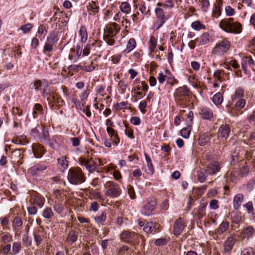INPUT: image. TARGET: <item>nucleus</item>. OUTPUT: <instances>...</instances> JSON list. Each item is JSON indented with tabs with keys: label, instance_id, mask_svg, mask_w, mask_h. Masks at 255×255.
<instances>
[{
	"label": "nucleus",
	"instance_id": "nucleus-11",
	"mask_svg": "<svg viewBox=\"0 0 255 255\" xmlns=\"http://www.w3.org/2000/svg\"><path fill=\"white\" fill-rule=\"evenodd\" d=\"M220 170V166L219 163L214 161L208 165L205 171L206 173L210 175H213L218 172Z\"/></svg>",
	"mask_w": 255,
	"mask_h": 255
},
{
	"label": "nucleus",
	"instance_id": "nucleus-49",
	"mask_svg": "<svg viewBox=\"0 0 255 255\" xmlns=\"http://www.w3.org/2000/svg\"><path fill=\"white\" fill-rule=\"evenodd\" d=\"M0 224L3 227V230L9 229V227L8 226V225L9 224V220L7 217H4L0 218Z\"/></svg>",
	"mask_w": 255,
	"mask_h": 255
},
{
	"label": "nucleus",
	"instance_id": "nucleus-21",
	"mask_svg": "<svg viewBox=\"0 0 255 255\" xmlns=\"http://www.w3.org/2000/svg\"><path fill=\"white\" fill-rule=\"evenodd\" d=\"M255 233V229L253 227L250 226L244 228L242 231L243 238L250 239Z\"/></svg>",
	"mask_w": 255,
	"mask_h": 255
},
{
	"label": "nucleus",
	"instance_id": "nucleus-24",
	"mask_svg": "<svg viewBox=\"0 0 255 255\" xmlns=\"http://www.w3.org/2000/svg\"><path fill=\"white\" fill-rule=\"evenodd\" d=\"M79 34L80 36V41L82 44L85 43L87 40L88 33L86 27L83 25L80 27L79 31Z\"/></svg>",
	"mask_w": 255,
	"mask_h": 255
},
{
	"label": "nucleus",
	"instance_id": "nucleus-28",
	"mask_svg": "<svg viewBox=\"0 0 255 255\" xmlns=\"http://www.w3.org/2000/svg\"><path fill=\"white\" fill-rule=\"evenodd\" d=\"M229 226V224L228 222H223L220 224L219 227L215 230V233L221 235L228 229Z\"/></svg>",
	"mask_w": 255,
	"mask_h": 255
},
{
	"label": "nucleus",
	"instance_id": "nucleus-56",
	"mask_svg": "<svg viewBox=\"0 0 255 255\" xmlns=\"http://www.w3.org/2000/svg\"><path fill=\"white\" fill-rule=\"evenodd\" d=\"M244 91L242 89H237L233 97V100H236L238 99H240L241 97L243 96Z\"/></svg>",
	"mask_w": 255,
	"mask_h": 255
},
{
	"label": "nucleus",
	"instance_id": "nucleus-18",
	"mask_svg": "<svg viewBox=\"0 0 255 255\" xmlns=\"http://www.w3.org/2000/svg\"><path fill=\"white\" fill-rule=\"evenodd\" d=\"M244 200V195L242 193L237 194L234 198L233 207L235 210H238Z\"/></svg>",
	"mask_w": 255,
	"mask_h": 255
},
{
	"label": "nucleus",
	"instance_id": "nucleus-6",
	"mask_svg": "<svg viewBox=\"0 0 255 255\" xmlns=\"http://www.w3.org/2000/svg\"><path fill=\"white\" fill-rule=\"evenodd\" d=\"M80 164L85 166L89 172H93L96 170L97 165L92 158L88 159L84 157H80L78 159Z\"/></svg>",
	"mask_w": 255,
	"mask_h": 255
},
{
	"label": "nucleus",
	"instance_id": "nucleus-43",
	"mask_svg": "<svg viewBox=\"0 0 255 255\" xmlns=\"http://www.w3.org/2000/svg\"><path fill=\"white\" fill-rule=\"evenodd\" d=\"M53 215V213L50 208H46L44 210L42 213V216L47 219L51 218Z\"/></svg>",
	"mask_w": 255,
	"mask_h": 255
},
{
	"label": "nucleus",
	"instance_id": "nucleus-17",
	"mask_svg": "<svg viewBox=\"0 0 255 255\" xmlns=\"http://www.w3.org/2000/svg\"><path fill=\"white\" fill-rule=\"evenodd\" d=\"M47 168V166L44 164L39 163L31 167L30 172L32 175L39 174Z\"/></svg>",
	"mask_w": 255,
	"mask_h": 255
},
{
	"label": "nucleus",
	"instance_id": "nucleus-52",
	"mask_svg": "<svg viewBox=\"0 0 255 255\" xmlns=\"http://www.w3.org/2000/svg\"><path fill=\"white\" fill-rule=\"evenodd\" d=\"M1 253L2 255H10L11 253V245L10 244H6L5 245L2 249L1 251Z\"/></svg>",
	"mask_w": 255,
	"mask_h": 255
},
{
	"label": "nucleus",
	"instance_id": "nucleus-63",
	"mask_svg": "<svg viewBox=\"0 0 255 255\" xmlns=\"http://www.w3.org/2000/svg\"><path fill=\"white\" fill-rule=\"evenodd\" d=\"M167 244V240L165 238H159L156 239L154 244L157 246H164Z\"/></svg>",
	"mask_w": 255,
	"mask_h": 255
},
{
	"label": "nucleus",
	"instance_id": "nucleus-19",
	"mask_svg": "<svg viewBox=\"0 0 255 255\" xmlns=\"http://www.w3.org/2000/svg\"><path fill=\"white\" fill-rule=\"evenodd\" d=\"M155 227L156 225L153 222H147L145 224V226L143 228V230L147 234L152 233H156L158 232V231H156V229L155 228Z\"/></svg>",
	"mask_w": 255,
	"mask_h": 255
},
{
	"label": "nucleus",
	"instance_id": "nucleus-57",
	"mask_svg": "<svg viewBox=\"0 0 255 255\" xmlns=\"http://www.w3.org/2000/svg\"><path fill=\"white\" fill-rule=\"evenodd\" d=\"M79 65H69L68 68H67V69L68 70V74L69 75H73V73H71V71H78V70H79Z\"/></svg>",
	"mask_w": 255,
	"mask_h": 255
},
{
	"label": "nucleus",
	"instance_id": "nucleus-7",
	"mask_svg": "<svg viewBox=\"0 0 255 255\" xmlns=\"http://www.w3.org/2000/svg\"><path fill=\"white\" fill-rule=\"evenodd\" d=\"M230 47V42L224 39L219 42L213 50L214 53L220 55L226 52Z\"/></svg>",
	"mask_w": 255,
	"mask_h": 255
},
{
	"label": "nucleus",
	"instance_id": "nucleus-29",
	"mask_svg": "<svg viewBox=\"0 0 255 255\" xmlns=\"http://www.w3.org/2000/svg\"><path fill=\"white\" fill-rule=\"evenodd\" d=\"M43 114V108L42 106L39 104H36L34 105L33 110V117L34 118H36L39 115Z\"/></svg>",
	"mask_w": 255,
	"mask_h": 255
},
{
	"label": "nucleus",
	"instance_id": "nucleus-30",
	"mask_svg": "<svg viewBox=\"0 0 255 255\" xmlns=\"http://www.w3.org/2000/svg\"><path fill=\"white\" fill-rule=\"evenodd\" d=\"M21 249V243L18 242H14L12 244V251L10 255H16L19 253Z\"/></svg>",
	"mask_w": 255,
	"mask_h": 255
},
{
	"label": "nucleus",
	"instance_id": "nucleus-45",
	"mask_svg": "<svg viewBox=\"0 0 255 255\" xmlns=\"http://www.w3.org/2000/svg\"><path fill=\"white\" fill-rule=\"evenodd\" d=\"M205 173V171H199L197 172V176L198 179L201 183L205 182L206 179L207 175Z\"/></svg>",
	"mask_w": 255,
	"mask_h": 255
},
{
	"label": "nucleus",
	"instance_id": "nucleus-54",
	"mask_svg": "<svg viewBox=\"0 0 255 255\" xmlns=\"http://www.w3.org/2000/svg\"><path fill=\"white\" fill-rule=\"evenodd\" d=\"M79 68L86 72H90L95 69V66L93 65H79Z\"/></svg>",
	"mask_w": 255,
	"mask_h": 255
},
{
	"label": "nucleus",
	"instance_id": "nucleus-23",
	"mask_svg": "<svg viewBox=\"0 0 255 255\" xmlns=\"http://www.w3.org/2000/svg\"><path fill=\"white\" fill-rule=\"evenodd\" d=\"M33 196L34 199L32 204L41 208L44 205V199L42 198L37 192H35Z\"/></svg>",
	"mask_w": 255,
	"mask_h": 255
},
{
	"label": "nucleus",
	"instance_id": "nucleus-64",
	"mask_svg": "<svg viewBox=\"0 0 255 255\" xmlns=\"http://www.w3.org/2000/svg\"><path fill=\"white\" fill-rule=\"evenodd\" d=\"M53 45H54L53 44H52V43L47 42L44 46L43 52L44 53L51 52L53 49Z\"/></svg>",
	"mask_w": 255,
	"mask_h": 255
},
{
	"label": "nucleus",
	"instance_id": "nucleus-8",
	"mask_svg": "<svg viewBox=\"0 0 255 255\" xmlns=\"http://www.w3.org/2000/svg\"><path fill=\"white\" fill-rule=\"evenodd\" d=\"M137 238V235L134 232L124 231L121 235V239L126 243H132Z\"/></svg>",
	"mask_w": 255,
	"mask_h": 255
},
{
	"label": "nucleus",
	"instance_id": "nucleus-59",
	"mask_svg": "<svg viewBox=\"0 0 255 255\" xmlns=\"http://www.w3.org/2000/svg\"><path fill=\"white\" fill-rule=\"evenodd\" d=\"M12 240V235H11L9 233H6L1 237V241L4 243L10 242Z\"/></svg>",
	"mask_w": 255,
	"mask_h": 255
},
{
	"label": "nucleus",
	"instance_id": "nucleus-41",
	"mask_svg": "<svg viewBox=\"0 0 255 255\" xmlns=\"http://www.w3.org/2000/svg\"><path fill=\"white\" fill-rule=\"evenodd\" d=\"M106 214L103 212L99 216L95 217L94 220L95 222L98 224H103V223L106 221Z\"/></svg>",
	"mask_w": 255,
	"mask_h": 255
},
{
	"label": "nucleus",
	"instance_id": "nucleus-22",
	"mask_svg": "<svg viewBox=\"0 0 255 255\" xmlns=\"http://www.w3.org/2000/svg\"><path fill=\"white\" fill-rule=\"evenodd\" d=\"M212 37L208 32L203 33L197 41H199V45H205L211 41Z\"/></svg>",
	"mask_w": 255,
	"mask_h": 255
},
{
	"label": "nucleus",
	"instance_id": "nucleus-14",
	"mask_svg": "<svg viewBox=\"0 0 255 255\" xmlns=\"http://www.w3.org/2000/svg\"><path fill=\"white\" fill-rule=\"evenodd\" d=\"M200 115L204 120H211L213 118V113L212 111L207 107H203L201 109Z\"/></svg>",
	"mask_w": 255,
	"mask_h": 255
},
{
	"label": "nucleus",
	"instance_id": "nucleus-47",
	"mask_svg": "<svg viewBox=\"0 0 255 255\" xmlns=\"http://www.w3.org/2000/svg\"><path fill=\"white\" fill-rule=\"evenodd\" d=\"M149 46L151 51H154L156 46V39L153 36H151L149 42Z\"/></svg>",
	"mask_w": 255,
	"mask_h": 255
},
{
	"label": "nucleus",
	"instance_id": "nucleus-13",
	"mask_svg": "<svg viewBox=\"0 0 255 255\" xmlns=\"http://www.w3.org/2000/svg\"><path fill=\"white\" fill-rule=\"evenodd\" d=\"M184 228L183 221L181 218L177 219L174 225L173 232L176 236L179 235Z\"/></svg>",
	"mask_w": 255,
	"mask_h": 255
},
{
	"label": "nucleus",
	"instance_id": "nucleus-35",
	"mask_svg": "<svg viewBox=\"0 0 255 255\" xmlns=\"http://www.w3.org/2000/svg\"><path fill=\"white\" fill-rule=\"evenodd\" d=\"M212 101L216 105H220L223 101V98L222 94L220 92L216 93L213 96Z\"/></svg>",
	"mask_w": 255,
	"mask_h": 255
},
{
	"label": "nucleus",
	"instance_id": "nucleus-9",
	"mask_svg": "<svg viewBox=\"0 0 255 255\" xmlns=\"http://www.w3.org/2000/svg\"><path fill=\"white\" fill-rule=\"evenodd\" d=\"M156 203L154 199L150 198L147 200L143 209L142 213L145 216H149L155 209Z\"/></svg>",
	"mask_w": 255,
	"mask_h": 255
},
{
	"label": "nucleus",
	"instance_id": "nucleus-5",
	"mask_svg": "<svg viewBox=\"0 0 255 255\" xmlns=\"http://www.w3.org/2000/svg\"><path fill=\"white\" fill-rule=\"evenodd\" d=\"M105 188L106 189V195L111 198L117 197L121 194V190L119 185L114 181H107L105 184Z\"/></svg>",
	"mask_w": 255,
	"mask_h": 255
},
{
	"label": "nucleus",
	"instance_id": "nucleus-27",
	"mask_svg": "<svg viewBox=\"0 0 255 255\" xmlns=\"http://www.w3.org/2000/svg\"><path fill=\"white\" fill-rule=\"evenodd\" d=\"M189 92V91L187 86H184L177 89L176 94L177 96L184 97L188 96Z\"/></svg>",
	"mask_w": 255,
	"mask_h": 255
},
{
	"label": "nucleus",
	"instance_id": "nucleus-38",
	"mask_svg": "<svg viewBox=\"0 0 255 255\" xmlns=\"http://www.w3.org/2000/svg\"><path fill=\"white\" fill-rule=\"evenodd\" d=\"M155 14L157 18L163 20H166L168 18L165 15L163 10L159 7H157L155 10Z\"/></svg>",
	"mask_w": 255,
	"mask_h": 255
},
{
	"label": "nucleus",
	"instance_id": "nucleus-36",
	"mask_svg": "<svg viewBox=\"0 0 255 255\" xmlns=\"http://www.w3.org/2000/svg\"><path fill=\"white\" fill-rule=\"evenodd\" d=\"M144 156L145 157V160L147 162V165L148 168V173L149 174H153L154 172V168L153 164L151 162V160L149 156L147 155V153H144Z\"/></svg>",
	"mask_w": 255,
	"mask_h": 255
},
{
	"label": "nucleus",
	"instance_id": "nucleus-26",
	"mask_svg": "<svg viewBox=\"0 0 255 255\" xmlns=\"http://www.w3.org/2000/svg\"><path fill=\"white\" fill-rule=\"evenodd\" d=\"M21 150L16 149L12 152L11 154V158L15 160L14 161H16L19 164H21L22 163L20 160L22 158V157H21Z\"/></svg>",
	"mask_w": 255,
	"mask_h": 255
},
{
	"label": "nucleus",
	"instance_id": "nucleus-12",
	"mask_svg": "<svg viewBox=\"0 0 255 255\" xmlns=\"http://www.w3.org/2000/svg\"><path fill=\"white\" fill-rule=\"evenodd\" d=\"M230 131L231 128L229 125H222L218 130V137L227 138L229 137Z\"/></svg>",
	"mask_w": 255,
	"mask_h": 255
},
{
	"label": "nucleus",
	"instance_id": "nucleus-1",
	"mask_svg": "<svg viewBox=\"0 0 255 255\" xmlns=\"http://www.w3.org/2000/svg\"><path fill=\"white\" fill-rule=\"evenodd\" d=\"M120 29V25L116 22L110 23L106 25L103 38L108 45H113L115 44L114 37L116 36Z\"/></svg>",
	"mask_w": 255,
	"mask_h": 255
},
{
	"label": "nucleus",
	"instance_id": "nucleus-34",
	"mask_svg": "<svg viewBox=\"0 0 255 255\" xmlns=\"http://www.w3.org/2000/svg\"><path fill=\"white\" fill-rule=\"evenodd\" d=\"M198 3L201 5L202 11L206 12L210 6L209 0H198Z\"/></svg>",
	"mask_w": 255,
	"mask_h": 255
},
{
	"label": "nucleus",
	"instance_id": "nucleus-46",
	"mask_svg": "<svg viewBox=\"0 0 255 255\" xmlns=\"http://www.w3.org/2000/svg\"><path fill=\"white\" fill-rule=\"evenodd\" d=\"M240 255H255V252L253 248L249 247L244 249Z\"/></svg>",
	"mask_w": 255,
	"mask_h": 255
},
{
	"label": "nucleus",
	"instance_id": "nucleus-60",
	"mask_svg": "<svg viewBox=\"0 0 255 255\" xmlns=\"http://www.w3.org/2000/svg\"><path fill=\"white\" fill-rule=\"evenodd\" d=\"M139 11L143 14L149 16L150 15V11L149 9L146 8L144 4H141L139 8Z\"/></svg>",
	"mask_w": 255,
	"mask_h": 255
},
{
	"label": "nucleus",
	"instance_id": "nucleus-40",
	"mask_svg": "<svg viewBox=\"0 0 255 255\" xmlns=\"http://www.w3.org/2000/svg\"><path fill=\"white\" fill-rule=\"evenodd\" d=\"M192 128V126L190 125L187 126L185 128H183L181 129L180 133L181 136L185 138H188L189 136L190 132Z\"/></svg>",
	"mask_w": 255,
	"mask_h": 255
},
{
	"label": "nucleus",
	"instance_id": "nucleus-20",
	"mask_svg": "<svg viewBox=\"0 0 255 255\" xmlns=\"http://www.w3.org/2000/svg\"><path fill=\"white\" fill-rule=\"evenodd\" d=\"M223 4L222 0H218L216 1L214 8L213 10V16L218 18L221 14V7Z\"/></svg>",
	"mask_w": 255,
	"mask_h": 255
},
{
	"label": "nucleus",
	"instance_id": "nucleus-32",
	"mask_svg": "<svg viewBox=\"0 0 255 255\" xmlns=\"http://www.w3.org/2000/svg\"><path fill=\"white\" fill-rule=\"evenodd\" d=\"M58 166L60 169H65L68 167V162L66 157L62 156L57 159Z\"/></svg>",
	"mask_w": 255,
	"mask_h": 255
},
{
	"label": "nucleus",
	"instance_id": "nucleus-25",
	"mask_svg": "<svg viewBox=\"0 0 255 255\" xmlns=\"http://www.w3.org/2000/svg\"><path fill=\"white\" fill-rule=\"evenodd\" d=\"M77 237L78 234L76 231H71L68 233L66 240L70 245H72L77 241Z\"/></svg>",
	"mask_w": 255,
	"mask_h": 255
},
{
	"label": "nucleus",
	"instance_id": "nucleus-58",
	"mask_svg": "<svg viewBox=\"0 0 255 255\" xmlns=\"http://www.w3.org/2000/svg\"><path fill=\"white\" fill-rule=\"evenodd\" d=\"M54 210L58 214H61L64 210V207L61 204L55 203L53 206Z\"/></svg>",
	"mask_w": 255,
	"mask_h": 255
},
{
	"label": "nucleus",
	"instance_id": "nucleus-2",
	"mask_svg": "<svg viewBox=\"0 0 255 255\" xmlns=\"http://www.w3.org/2000/svg\"><path fill=\"white\" fill-rule=\"evenodd\" d=\"M233 18L222 19L219 26L222 29L227 32L239 34L242 32V26L239 22H234Z\"/></svg>",
	"mask_w": 255,
	"mask_h": 255
},
{
	"label": "nucleus",
	"instance_id": "nucleus-3",
	"mask_svg": "<svg viewBox=\"0 0 255 255\" xmlns=\"http://www.w3.org/2000/svg\"><path fill=\"white\" fill-rule=\"evenodd\" d=\"M30 87L31 89L41 91L43 96L46 98L49 102H53L54 101V94L50 92L49 86L46 82H43L40 80H36L33 83H31Z\"/></svg>",
	"mask_w": 255,
	"mask_h": 255
},
{
	"label": "nucleus",
	"instance_id": "nucleus-61",
	"mask_svg": "<svg viewBox=\"0 0 255 255\" xmlns=\"http://www.w3.org/2000/svg\"><path fill=\"white\" fill-rule=\"evenodd\" d=\"M166 21V20L157 18L154 23V27L155 28L156 30L159 29Z\"/></svg>",
	"mask_w": 255,
	"mask_h": 255
},
{
	"label": "nucleus",
	"instance_id": "nucleus-15",
	"mask_svg": "<svg viewBox=\"0 0 255 255\" xmlns=\"http://www.w3.org/2000/svg\"><path fill=\"white\" fill-rule=\"evenodd\" d=\"M99 9L98 4L95 1H92L87 5V10L89 15H94L99 12Z\"/></svg>",
	"mask_w": 255,
	"mask_h": 255
},
{
	"label": "nucleus",
	"instance_id": "nucleus-4",
	"mask_svg": "<svg viewBox=\"0 0 255 255\" xmlns=\"http://www.w3.org/2000/svg\"><path fill=\"white\" fill-rule=\"evenodd\" d=\"M67 178L70 183L74 185L80 184L86 180V177L84 172L79 167L70 168Z\"/></svg>",
	"mask_w": 255,
	"mask_h": 255
},
{
	"label": "nucleus",
	"instance_id": "nucleus-50",
	"mask_svg": "<svg viewBox=\"0 0 255 255\" xmlns=\"http://www.w3.org/2000/svg\"><path fill=\"white\" fill-rule=\"evenodd\" d=\"M246 101L243 99H240L235 104V108L237 110L243 109L246 105Z\"/></svg>",
	"mask_w": 255,
	"mask_h": 255
},
{
	"label": "nucleus",
	"instance_id": "nucleus-37",
	"mask_svg": "<svg viewBox=\"0 0 255 255\" xmlns=\"http://www.w3.org/2000/svg\"><path fill=\"white\" fill-rule=\"evenodd\" d=\"M58 41L57 34L53 31L47 37V42L54 44Z\"/></svg>",
	"mask_w": 255,
	"mask_h": 255
},
{
	"label": "nucleus",
	"instance_id": "nucleus-33",
	"mask_svg": "<svg viewBox=\"0 0 255 255\" xmlns=\"http://www.w3.org/2000/svg\"><path fill=\"white\" fill-rule=\"evenodd\" d=\"M136 46V42L134 38H130L128 41L126 49L124 50L126 53H129Z\"/></svg>",
	"mask_w": 255,
	"mask_h": 255
},
{
	"label": "nucleus",
	"instance_id": "nucleus-55",
	"mask_svg": "<svg viewBox=\"0 0 255 255\" xmlns=\"http://www.w3.org/2000/svg\"><path fill=\"white\" fill-rule=\"evenodd\" d=\"M46 32H47V31L46 30V28H45V26H44L43 25H40L39 26L38 29V34L39 37L41 39H42L41 36H42V35H43V36H42V38L44 37L45 35L46 34Z\"/></svg>",
	"mask_w": 255,
	"mask_h": 255
},
{
	"label": "nucleus",
	"instance_id": "nucleus-44",
	"mask_svg": "<svg viewBox=\"0 0 255 255\" xmlns=\"http://www.w3.org/2000/svg\"><path fill=\"white\" fill-rule=\"evenodd\" d=\"M192 27L196 30H199L201 29H205V26L202 24L199 21L193 22L191 24Z\"/></svg>",
	"mask_w": 255,
	"mask_h": 255
},
{
	"label": "nucleus",
	"instance_id": "nucleus-10",
	"mask_svg": "<svg viewBox=\"0 0 255 255\" xmlns=\"http://www.w3.org/2000/svg\"><path fill=\"white\" fill-rule=\"evenodd\" d=\"M236 241V237L232 235L228 237L224 244V251L225 253H230Z\"/></svg>",
	"mask_w": 255,
	"mask_h": 255
},
{
	"label": "nucleus",
	"instance_id": "nucleus-51",
	"mask_svg": "<svg viewBox=\"0 0 255 255\" xmlns=\"http://www.w3.org/2000/svg\"><path fill=\"white\" fill-rule=\"evenodd\" d=\"M22 241L23 245L26 247H30L31 245V241L27 234L23 236Z\"/></svg>",
	"mask_w": 255,
	"mask_h": 255
},
{
	"label": "nucleus",
	"instance_id": "nucleus-42",
	"mask_svg": "<svg viewBox=\"0 0 255 255\" xmlns=\"http://www.w3.org/2000/svg\"><path fill=\"white\" fill-rule=\"evenodd\" d=\"M209 140V136L206 134H203L199 137L198 143L201 146H204L208 143Z\"/></svg>",
	"mask_w": 255,
	"mask_h": 255
},
{
	"label": "nucleus",
	"instance_id": "nucleus-48",
	"mask_svg": "<svg viewBox=\"0 0 255 255\" xmlns=\"http://www.w3.org/2000/svg\"><path fill=\"white\" fill-rule=\"evenodd\" d=\"M128 105V102H122L119 103H117L116 104L114 105V108L117 110L120 111L122 109H125L127 108V107Z\"/></svg>",
	"mask_w": 255,
	"mask_h": 255
},
{
	"label": "nucleus",
	"instance_id": "nucleus-53",
	"mask_svg": "<svg viewBox=\"0 0 255 255\" xmlns=\"http://www.w3.org/2000/svg\"><path fill=\"white\" fill-rule=\"evenodd\" d=\"M33 27L32 24L28 23L26 24L21 25L20 29L23 31L24 33H28Z\"/></svg>",
	"mask_w": 255,
	"mask_h": 255
},
{
	"label": "nucleus",
	"instance_id": "nucleus-62",
	"mask_svg": "<svg viewBox=\"0 0 255 255\" xmlns=\"http://www.w3.org/2000/svg\"><path fill=\"white\" fill-rule=\"evenodd\" d=\"M91 47V50L95 52L98 48H100L101 46V42L99 41H95L92 43L90 44Z\"/></svg>",
	"mask_w": 255,
	"mask_h": 255
},
{
	"label": "nucleus",
	"instance_id": "nucleus-31",
	"mask_svg": "<svg viewBox=\"0 0 255 255\" xmlns=\"http://www.w3.org/2000/svg\"><path fill=\"white\" fill-rule=\"evenodd\" d=\"M22 225V221L20 218L16 217L12 222V227L14 230L18 231Z\"/></svg>",
	"mask_w": 255,
	"mask_h": 255
},
{
	"label": "nucleus",
	"instance_id": "nucleus-16",
	"mask_svg": "<svg viewBox=\"0 0 255 255\" xmlns=\"http://www.w3.org/2000/svg\"><path fill=\"white\" fill-rule=\"evenodd\" d=\"M32 151L35 157L36 158H40L44 153L43 147L38 143L33 144Z\"/></svg>",
	"mask_w": 255,
	"mask_h": 255
},
{
	"label": "nucleus",
	"instance_id": "nucleus-39",
	"mask_svg": "<svg viewBox=\"0 0 255 255\" xmlns=\"http://www.w3.org/2000/svg\"><path fill=\"white\" fill-rule=\"evenodd\" d=\"M120 10L125 13L126 14H128L130 11V5L128 2H122L120 6Z\"/></svg>",
	"mask_w": 255,
	"mask_h": 255
}]
</instances>
